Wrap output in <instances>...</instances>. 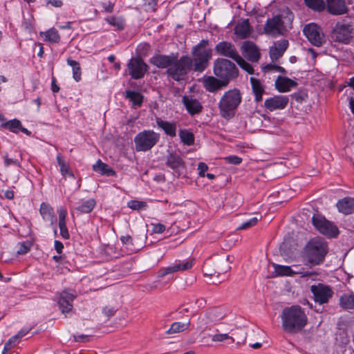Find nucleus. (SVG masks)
Wrapping results in <instances>:
<instances>
[{
    "instance_id": "obj_1",
    "label": "nucleus",
    "mask_w": 354,
    "mask_h": 354,
    "mask_svg": "<svg viewBox=\"0 0 354 354\" xmlns=\"http://www.w3.org/2000/svg\"><path fill=\"white\" fill-rule=\"evenodd\" d=\"M281 325L283 330L288 333H297L307 324L308 318L299 306L285 308L281 313Z\"/></svg>"
},
{
    "instance_id": "obj_2",
    "label": "nucleus",
    "mask_w": 354,
    "mask_h": 354,
    "mask_svg": "<svg viewBox=\"0 0 354 354\" xmlns=\"http://www.w3.org/2000/svg\"><path fill=\"white\" fill-rule=\"evenodd\" d=\"M293 19L294 15L291 10L284 8L278 15L267 19L264 32L272 37L285 35L292 28Z\"/></svg>"
},
{
    "instance_id": "obj_3",
    "label": "nucleus",
    "mask_w": 354,
    "mask_h": 354,
    "mask_svg": "<svg viewBox=\"0 0 354 354\" xmlns=\"http://www.w3.org/2000/svg\"><path fill=\"white\" fill-rule=\"evenodd\" d=\"M241 102V93L238 88L230 89L225 92L218 102L221 117L227 120L233 118Z\"/></svg>"
},
{
    "instance_id": "obj_4",
    "label": "nucleus",
    "mask_w": 354,
    "mask_h": 354,
    "mask_svg": "<svg viewBox=\"0 0 354 354\" xmlns=\"http://www.w3.org/2000/svg\"><path fill=\"white\" fill-rule=\"evenodd\" d=\"M306 266H315L322 263L328 252V245L322 238H315L310 240L306 245Z\"/></svg>"
},
{
    "instance_id": "obj_5",
    "label": "nucleus",
    "mask_w": 354,
    "mask_h": 354,
    "mask_svg": "<svg viewBox=\"0 0 354 354\" xmlns=\"http://www.w3.org/2000/svg\"><path fill=\"white\" fill-rule=\"evenodd\" d=\"M209 41L202 39L192 50L193 67L194 71L202 72L208 66L212 57V50L207 47Z\"/></svg>"
},
{
    "instance_id": "obj_6",
    "label": "nucleus",
    "mask_w": 354,
    "mask_h": 354,
    "mask_svg": "<svg viewBox=\"0 0 354 354\" xmlns=\"http://www.w3.org/2000/svg\"><path fill=\"white\" fill-rule=\"evenodd\" d=\"M193 61L188 55L182 56L178 59L174 55V62L167 69V74L175 81L180 82L185 80L188 73L192 69Z\"/></svg>"
},
{
    "instance_id": "obj_7",
    "label": "nucleus",
    "mask_w": 354,
    "mask_h": 354,
    "mask_svg": "<svg viewBox=\"0 0 354 354\" xmlns=\"http://www.w3.org/2000/svg\"><path fill=\"white\" fill-rule=\"evenodd\" d=\"M213 70L214 75L224 82V85H227L230 81L236 78L239 75L235 64L224 58L214 60Z\"/></svg>"
},
{
    "instance_id": "obj_8",
    "label": "nucleus",
    "mask_w": 354,
    "mask_h": 354,
    "mask_svg": "<svg viewBox=\"0 0 354 354\" xmlns=\"http://www.w3.org/2000/svg\"><path fill=\"white\" fill-rule=\"evenodd\" d=\"M160 135L153 130H144L134 138L136 149L138 151L150 150L159 141Z\"/></svg>"
},
{
    "instance_id": "obj_9",
    "label": "nucleus",
    "mask_w": 354,
    "mask_h": 354,
    "mask_svg": "<svg viewBox=\"0 0 354 354\" xmlns=\"http://www.w3.org/2000/svg\"><path fill=\"white\" fill-rule=\"evenodd\" d=\"M354 37V25L337 23L333 32L332 37L335 41L348 44Z\"/></svg>"
},
{
    "instance_id": "obj_10",
    "label": "nucleus",
    "mask_w": 354,
    "mask_h": 354,
    "mask_svg": "<svg viewBox=\"0 0 354 354\" xmlns=\"http://www.w3.org/2000/svg\"><path fill=\"white\" fill-rule=\"evenodd\" d=\"M312 221L317 230L327 236L335 237L339 234L337 227L321 215H314L312 218Z\"/></svg>"
},
{
    "instance_id": "obj_11",
    "label": "nucleus",
    "mask_w": 354,
    "mask_h": 354,
    "mask_svg": "<svg viewBox=\"0 0 354 354\" xmlns=\"http://www.w3.org/2000/svg\"><path fill=\"white\" fill-rule=\"evenodd\" d=\"M230 269L229 257H227L213 263L205 262L203 267V272L206 276L212 277L216 274L218 277L219 274L227 272Z\"/></svg>"
},
{
    "instance_id": "obj_12",
    "label": "nucleus",
    "mask_w": 354,
    "mask_h": 354,
    "mask_svg": "<svg viewBox=\"0 0 354 354\" xmlns=\"http://www.w3.org/2000/svg\"><path fill=\"white\" fill-rule=\"evenodd\" d=\"M303 32L308 41L315 46H321L325 42V36L321 28L315 24L306 25Z\"/></svg>"
},
{
    "instance_id": "obj_13",
    "label": "nucleus",
    "mask_w": 354,
    "mask_h": 354,
    "mask_svg": "<svg viewBox=\"0 0 354 354\" xmlns=\"http://www.w3.org/2000/svg\"><path fill=\"white\" fill-rule=\"evenodd\" d=\"M127 67L129 75L134 80L142 78L148 70V66L139 57L131 58L128 62Z\"/></svg>"
},
{
    "instance_id": "obj_14",
    "label": "nucleus",
    "mask_w": 354,
    "mask_h": 354,
    "mask_svg": "<svg viewBox=\"0 0 354 354\" xmlns=\"http://www.w3.org/2000/svg\"><path fill=\"white\" fill-rule=\"evenodd\" d=\"M310 290L313 295L315 301L319 304L328 303L333 295L332 289L322 283L311 286Z\"/></svg>"
},
{
    "instance_id": "obj_15",
    "label": "nucleus",
    "mask_w": 354,
    "mask_h": 354,
    "mask_svg": "<svg viewBox=\"0 0 354 354\" xmlns=\"http://www.w3.org/2000/svg\"><path fill=\"white\" fill-rule=\"evenodd\" d=\"M193 266V260H187L184 261H176L172 266L160 268L157 274L158 278H162L167 275L174 274L180 271L189 270Z\"/></svg>"
},
{
    "instance_id": "obj_16",
    "label": "nucleus",
    "mask_w": 354,
    "mask_h": 354,
    "mask_svg": "<svg viewBox=\"0 0 354 354\" xmlns=\"http://www.w3.org/2000/svg\"><path fill=\"white\" fill-rule=\"evenodd\" d=\"M76 295L73 290H64L60 293L58 304L62 313L66 314L71 312L73 309V302Z\"/></svg>"
},
{
    "instance_id": "obj_17",
    "label": "nucleus",
    "mask_w": 354,
    "mask_h": 354,
    "mask_svg": "<svg viewBox=\"0 0 354 354\" xmlns=\"http://www.w3.org/2000/svg\"><path fill=\"white\" fill-rule=\"evenodd\" d=\"M215 50L219 55L231 58L233 60L239 56L234 45L226 41L218 43L215 46Z\"/></svg>"
},
{
    "instance_id": "obj_18",
    "label": "nucleus",
    "mask_w": 354,
    "mask_h": 354,
    "mask_svg": "<svg viewBox=\"0 0 354 354\" xmlns=\"http://www.w3.org/2000/svg\"><path fill=\"white\" fill-rule=\"evenodd\" d=\"M241 50L243 55L250 62H256L260 58L259 50L252 41H243L241 46Z\"/></svg>"
},
{
    "instance_id": "obj_19",
    "label": "nucleus",
    "mask_w": 354,
    "mask_h": 354,
    "mask_svg": "<svg viewBox=\"0 0 354 354\" xmlns=\"http://www.w3.org/2000/svg\"><path fill=\"white\" fill-rule=\"evenodd\" d=\"M289 99L286 95H274L266 99L264 102L265 107L270 111L277 109H283L288 104Z\"/></svg>"
},
{
    "instance_id": "obj_20",
    "label": "nucleus",
    "mask_w": 354,
    "mask_h": 354,
    "mask_svg": "<svg viewBox=\"0 0 354 354\" xmlns=\"http://www.w3.org/2000/svg\"><path fill=\"white\" fill-rule=\"evenodd\" d=\"M182 102L191 115L198 114L202 111L203 106L201 103L192 96H183Z\"/></svg>"
},
{
    "instance_id": "obj_21",
    "label": "nucleus",
    "mask_w": 354,
    "mask_h": 354,
    "mask_svg": "<svg viewBox=\"0 0 354 354\" xmlns=\"http://www.w3.org/2000/svg\"><path fill=\"white\" fill-rule=\"evenodd\" d=\"M326 3L327 10L332 15H344L348 11L344 0H326Z\"/></svg>"
},
{
    "instance_id": "obj_22",
    "label": "nucleus",
    "mask_w": 354,
    "mask_h": 354,
    "mask_svg": "<svg viewBox=\"0 0 354 354\" xmlns=\"http://www.w3.org/2000/svg\"><path fill=\"white\" fill-rule=\"evenodd\" d=\"M288 47V41L281 39L274 43L270 48V57L272 61L277 60L281 57Z\"/></svg>"
},
{
    "instance_id": "obj_23",
    "label": "nucleus",
    "mask_w": 354,
    "mask_h": 354,
    "mask_svg": "<svg viewBox=\"0 0 354 354\" xmlns=\"http://www.w3.org/2000/svg\"><path fill=\"white\" fill-rule=\"evenodd\" d=\"M174 54L170 55H156L151 57L150 63L159 68L168 69L174 62Z\"/></svg>"
},
{
    "instance_id": "obj_24",
    "label": "nucleus",
    "mask_w": 354,
    "mask_h": 354,
    "mask_svg": "<svg viewBox=\"0 0 354 354\" xmlns=\"http://www.w3.org/2000/svg\"><path fill=\"white\" fill-rule=\"evenodd\" d=\"M156 122L157 126L161 129L167 136L171 138L176 136L177 124L176 122L163 120L160 118H157Z\"/></svg>"
},
{
    "instance_id": "obj_25",
    "label": "nucleus",
    "mask_w": 354,
    "mask_h": 354,
    "mask_svg": "<svg viewBox=\"0 0 354 354\" xmlns=\"http://www.w3.org/2000/svg\"><path fill=\"white\" fill-rule=\"evenodd\" d=\"M203 86L209 92H215L223 87L227 86V85H224V82L222 80L209 76L204 78Z\"/></svg>"
},
{
    "instance_id": "obj_26",
    "label": "nucleus",
    "mask_w": 354,
    "mask_h": 354,
    "mask_svg": "<svg viewBox=\"0 0 354 354\" xmlns=\"http://www.w3.org/2000/svg\"><path fill=\"white\" fill-rule=\"evenodd\" d=\"M297 85L296 82L286 77L278 76L275 81L276 88L280 92H288Z\"/></svg>"
},
{
    "instance_id": "obj_27",
    "label": "nucleus",
    "mask_w": 354,
    "mask_h": 354,
    "mask_svg": "<svg viewBox=\"0 0 354 354\" xmlns=\"http://www.w3.org/2000/svg\"><path fill=\"white\" fill-rule=\"evenodd\" d=\"M337 207L339 212L344 214H351L354 212V198L346 197L337 203Z\"/></svg>"
},
{
    "instance_id": "obj_28",
    "label": "nucleus",
    "mask_w": 354,
    "mask_h": 354,
    "mask_svg": "<svg viewBox=\"0 0 354 354\" xmlns=\"http://www.w3.org/2000/svg\"><path fill=\"white\" fill-rule=\"evenodd\" d=\"M252 32V28L249 24L248 19H244L238 23L234 28V33L240 39H245L248 37Z\"/></svg>"
},
{
    "instance_id": "obj_29",
    "label": "nucleus",
    "mask_w": 354,
    "mask_h": 354,
    "mask_svg": "<svg viewBox=\"0 0 354 354\" xmlns=\"http://www.w3.org/2000/svg\"><path fill=\"white\" fill-rule=\"evenodd\" d=\"M274 274L277 277H292L298 273H302L300 270H294L291 266H281L277 263H272Z\"/></svg>"
},
{
    "instance_id": "obj_30",
    "label": "nucleus",
    "mask_w": 354,
    "mask_h": 354,
    "mask_svg": "<svg viewBox=\"0 0 354 354\" xmlns=\"http://www.w3.org/2000/svg\"><path fill=\"white\" fill-rule=\"evenodd\" d=\"M39 212L44 220L49 222L51 225L56 223L57 218L53 209L48 204L42 203L40 206Z\"/></svg>"
},
{
    "instance_id": "obj_31",
    "label": "nucleus",
    "mask_w": 354,
    "mask_h": 354,
    "mask_svg": "<svg viewBox=\"0 0 354 354\" xmlns=\"http://www.w3.org/2000/svg\"><path fill=\"white\" fill-rule=\"evenodd\" d=\"M165 164L174 171H179L184 167L183 159L176 153H170L167 158Z\"/></svg>"
},
{
    "instance_id": "obj_32",
    "label": "nucleus",
    "mask_w": 354,
    "mask_h": 354,
    "mask_svg": "<svg viewBox=\"0 0 354 354\" xmlns=\"http://www.w3.org/2000/svg\"><path fill=\"white\" fill-rule=\"evenodd\" d=\"M252 92L254 95L255 101L259 102L262 100V95L265 92L264 86L262 83L258 80L253 77H251L250 79Z\"/></svg>"
},
{
    "instance_id": "obj_33",
    "label": "nucleus",
    "mask_w": 354,
    "mask_h": 354,
    "mask_svg": "<svg viewBox=\"0 0 354 354\" xmlns=\"http://www.w3.org/2000/svg\"><path fill=\"white\" fill-rule=\"evenodd\" d=\"M93 169L102 175L107 176H113L115 175V171L107 164L98 160L95 165H93Z\"/></svg>"
},
{
    "instance_id": "obj_34",
    "label": "nucleus",
    "mask_w": 354,
    "mask_h": 354,
    "mask_svg": "<svg viewBox=\"0 0 354 354\" xmlns=\"http://www.w3.org/2000/svg\"><path fill=\"white\" fill-rule=\"evenodd\" d=\"M125 97L129 100L133 107L140 106L142 104L143 96L138 91H127Z\"/></svg>"
},
{
    "instance_id": "obj_35",
    "label": "nucleus",
    "mask_w": 354,
    "mask_h": 354,
    "mask_svg": "<svg viewBox=\"0 0 354 354\" xmlns=\"http://www.w3.org/2000/svg\"><path fill=\"white\" fill-rule=\"evenodd\" d=\"M105 21L118 30H122L125 27V21L122 17L108 16L105 18Z\"/></svg>"
},
{
    "instance_id": "obj_36",
    "label": "nucleus",
    "mask_w": 354,
    "mask_h": 354,
    "mask_svg": "<svg viewBox=\"0 0 354 354\" xmlns=\"http://www.w3.org/2000/svg\"><path fill=\"white\" fill-rule=\"evenodd\" d=\"M339 305L344 309H354V295L344 294L339 298Z\"/></svg>"
},
{
    "instance_id": "obj_37",
    "label": "nucleus",
    "mask_w": 354,
    "mask_h": 354,
    "mask_svg": "<svg viewBox=\"0 0 354 354\" xmlns=\"http://www.w3.org/2000/svg\"><path fill=\"white\" fill-rule=\"evenodd\" d=\"M96 205V202L94 199H88L83 201L81 205L75 208V210L83 214L90 213Z\"/></svg>"
},
{
    "instance_id": "obj_38",
    "label": "nucleus",
    "mask_w": 354,
    "mask_h": 354,
    "mask_svg": "<svg viewBox=\"0 0 354 354\" xmlns=\"http://www.w3.org/2000/svg\"><path fill=\"white\" fill-rule=\"evenodd\" d=\"M189 321L186 323L174 322L171 325L170 328L166 331V333L173 334L183 332L187 330L189 328Z\"/></svg>"
},
{
    "instance_id": "obj_39",
    "label": "nucleus",
    "mask_w": 354,
    "mask_h": 354,
    "mask_svg": "<svg viewBox=\"0 0 354 354\" xmlns=\"http://www.w3.org/2000/svg\"><path fill=\"white\" fill-rule=\"evenodd\" d=\"M44 37V40L50 43H58L60 40V36L58 31L55 28H50V30L41 33Z\"/></svg>"
},
{
    "instance_id": "obj_40",
    "label": "nucleus",
    "mask_w": 354,
    "mask_h": 354,
    "mask_svg": "<svg viewBox=\"0 0 354 354\" xmlns=\"http://www.w3.org/2000/svg\"><path fill=\"white\" fill-rule=\"evenodd\" d=\"M179 137L183 143L186 145H192L194 142V134L187 129H181L179 131Z\"/></svg>"
},
{
    "instance_id": "obj_41",
    "label": "nucleus",
    "mask_w": 354,
    "mask_h": 354,
    "mask_svg": "<svg viewBox=\"0 0 354 354\" xmlns=\"http://www.w3.org/2000/svg\"><path fill=\"white\" fill-rule=\"evenodd\" d=\"M66 62H67V64L73 69V77L74 80L76 82H79L81 80V75H82L80 64L77 61L73 60L71 58H68Z\"/></svg>"
},
{
    "instance_id": "obj_42",
    "label": "nucleus",
    "mask_w": 354,
    "mask_h": 354,
    "mask_svg": "<svg viewBox=\"0 0 354 354\" xmlns=\"http://www.w3.org/2000/svg\"><path fill=\"white\" fill-rule=\"evenodd\" d=\"M305 4L309 8L315 11H322L325 8L324 0H304Z\"/></svg>"
},
{
    "instance_id": "obj_43",
    "label": "nucleus",
    "mask_w": 354,
    "mask_h": 354,
    "mask_svg": "<svg viewBox=\"0 0 354 354\" xmlns=\"http://www.w3.org/2000/svg\"><path fill=\"white\" fill-rule=\"evenodd\" d=\"M239 66L247 71L250 74L254 73V69L252 66L248 63L243 57H241L240 55L234 60Z\"/></svg>"
},
{
    "instance_id": "obj_44",
    "label": "nucleus",
    "mask_w": 354,
    "mask_h": 354,
    "mask_svg": "<svg viewBox=\"0 0 354 354\" xmlns=\"http://www.w3.org/2000/svg\"><path fill=\"white\" fill-rule=\"evenodd\" d=\"M3 126L8 127L12 132L17 133L21 128V123L18 120H12L6 122Z\"/></svg>"
},
{
    "instance_id": "obj_45",
    "label": "nucleus",
    "mask_w": 354,
    "mask_h": 354,
    "mask_svg": "<svg viewBox=\"0 0 354 354\" xmlns=\"http://www.w3.org/2000/svg\"><path fill=\"white\" fill-rule=\"evenodd\" d=\"M147 206L145 202L136 200H131L127 203V207L133 210H142L145 209Z\"/></svg>"
},
{
    "instance_id": "obj_46",
    "label": "nucleus",
    "mask_w": 354,
    "mask_h": 354,
    "mask_svg": "<svg viewBox=\"0 0 354 354\" xmlns=\"http://www.w3.org/2000/svg\"><path fill=\"white\" fill-rule=\"evenodd\" d=\"M262 70L263 72H270V71H274V72H279L281 73H286V70L277 65L272 64H268L267 65H265L262 67Z\"/></svg>"
},
{
    "instance_id": "obj_47",
    "label": "nucleus",
    "mask_w": 354,
    "mask_h": 354,
    "mask_svg": "<svg viewBox=\"0 0 354 354\" xmlns=\"http://www.w3.org/2000/svg\"><path fill=\"white\" fill-rule=\"evenodd\" d=\"M230 339V343L234 342V339L230 337L227 333L215 334L212 336V340L213 342H223L225 340Z\"/></svg>"
},
{
    "instance_id": "obj_48",
    "label": "nucleus",
    "mask_w": 354,
    "mask_h": 354,
    "mask_svg": "<svg viewBox=\"0 0 354 354\" xmlns=\"http://www.w3.org/2000/svg\"><path fill=\"white\" fill-rule=\"evenodd\" d=\"M259 221L258 218L253 217L248 221L243 222L241 225H239L237 229L238 230H246L252 226H254Z\"/></svg>"
},
{
    "instance_id": "obj_49",
    "label": "nucleus",
    "mask_w": 354,
    "mask_h": 354,
    "mask_svg": "<svg viewBox=\"0 0 354 354\" xmlns=\"http://www.w3.org/2000/svg\"><path fill=\"white\" fill-rule=\"evenodd\" d=\"M59 227L61 236L64 239H69L70 235H69V232L68 231V229L66 227V223H59Z\"/></svg>"
},
{
    "instance_id": "obj_50",
    "label": "nucleus",
    "mask_w": 354,
    "mask_h": 354,
    "mask_svg": "<svg viewBox=\"0 0 354 354\" xmlns=\"http://www.w3.org/2000/svg\"><path fill=\"white\" fill-rule=\"evenodd\" d=\"M227 162L232 165H239L242 162V158L237 156H229L225 158Z\"/></svg>"
},
{
    "instance_id": "obj_51",
    "label": "nucleus",
    "mask_w": 354,
    "mask_h": 354,
    "mask_svg": "<svg viewBox=\"0 0 354 354\" xmlns=\"http://www.w3.org/2000/svg\"><path fill=\"white\" fill-rule=\"evenodd\" d=\"M3 159H4L5 165L6 167H9L10 165H15L17 167L20 166V162L18 159L10 158L8 157L7 155H5L3 156Z\"/></svg>"
},
{
    "instance_id": "obj_52",
    "label": "nucleus",
    "mask_w": 354,
    "mask_h": 354,
    "mask_svg": "<svg viewBox=\"0 0 354 354\" xmlns=\"http://www.w3.org/2000/svg\"><path fill=\"white\" fill-rule=\"evenodd\" d=\"M29 331L30 328H22L17 335H15L11 338V340H13L15 342L18 339H20L25 336L26 335H27Z\"/></svg>"
},
{
    "instance_id": "obj_53",
    "label": "nucleus",
    "mask_w": 354,
    "mask_h": 354,
    "mask_svg": "<svg viewBox=\"0 0 354 354\" xmlns=\"http://www.w3.org/2000/svg\"><path fill=\"white\" fill-rule=\"evenodd\" d=\"M208 167L204 162H199L198 165V174L201 177L205 176V171H207Z\"/></svg>"
},
{
    "instance_id": "obj_54",
    "label": "nucleus",
    "mask_w": 354,
    "mask_h": 354,
    "mask_svg": "<svg viewBox=\"0 0 354 354\" xmlns=\"http://www.w3.org/2000/svg\"><path fill=\"white\" fill-rule=\"evenodd\" d=\"M30 250V247L27 245L25 243H20L19 245V249L17 250L18 254H25Z\"/></svg>"
},
{
    "instance_id": "obj_55",
    "label": "nucleus",
    "mask_w": 354,
    "mask_h": 354,
    "mask_svg": "<svg viewBox=\"0 0 354 354\" xmlns=\"http://www.w3.org/2000/svg\"><path fill=\"white\" fill-rule=\"evenodd\" d=\"M165 230V226L161 223L153 225V232L156 234H161Z\"/></svg>"
},
{
    "instance_id": "obj_56",
    "label": "nucleus",
    "mask_w": 354,
    "mask_h": 354,
    "mask_svg": "<svg viewBox=\"0 0 354 354\" xmlns=\"http://www.w3.org/2000/svg\"><path fill=\"white\" fill-rule=\"evenodd\" d=\"M59 223H66L67 212L64 208L60 207L58 209Z\"/></svg>"
},
{
    "instance_id": "obj_57",
    "label": "nucleus",
    "mask_w": 354,
    "mask_h": 354,
    "mask_svg": "<svg viewBox=\"0 0 354 354\" xmlns=\"http://www.w3.org/2000/svg\"><path fill=\"white\" fill-rule=\"evenodd\" d=\"M102 6L106 12L111 13L113 11L114 4L111 2H109V3H102Z\"/></svg>"
},
{
    "instance_id": "obj_58",
    "label": "nucleus",
    "mask_w": 354,
    "mask_h": 354,
    "mask_svg": "<svg viewBox=\"0 0 354 354\" xmlns=\"http://www.w3.org/2000/svg\"><path fill=\"white\" fill-rule=\"evenodd\" d=\"M60 171L63 176H73L72 172L70 170L69 166L66 164L60 168Z\"/></svg>"
},
{
    "instance_id": "obj_59",
    "label": "nucleus",
    "mask_w": 354,
    "mask_h": 354,
    "mask_svg": "<svg viewBox=\"0 0 354 354\" xmlns=\"http://www.w3.org/2000/svg\"><path fill=\"white\" fill-rule=\"evenodd\" d=\"M14 343H15V342L13 340H11V338H10L9 339V341L5 344L3 351H2V354H6L8 351H9L11 348L12 344Z\"/></svg>"
},
{
    "instance_id": "obj_60",
    "label": "nucleus",
    "mask_w": 354,
    "mask_h": 354,
    "mask_svg": "<svg viewBox=\"0 0 354 354\" xmlns=\"http://www.w3.org/2000/svg\"><path fill=\"white\" fill-rule=\"evenodd\" d=\"M120 240L123 244H125V245L132 244V238L129 235L121 236Z\"/></svg>"
},
{
    "instance_id": "obj_61",
    "label": "nucleus",
    "mask_w": 354,
    "mask_h": 354,
    "mask_svg": "<svg viewBox=\"0 0 354 354\" xmlns=\"http://www.w3.org/2000/svg\"><path fill=\"white\" fill-rule=\"evenodd\" d=\"M115 310L113 308H109L105 307L103 309V313L107 316V317H111L115 314Z\"/></svg>"
},
{
    "instance_id": "obj_62",
    "label": "nucleus",
    "mask_w": 354,
    "mask_h": 354,
    "mask_svg": "<svg viewBox=\"0 0 354 354\" xmlns=\"http://www.w3.org/2000/svg\"><path fill=\"white\" fill-rule=\"evenodd\" d=\"M64 248V245L62 242L59 241H55V249L57 252L58 254H61L62 252V249Z\"/></svg>"
},
{
    "instance_id": "obj_63",
    "label": "nucleus",
    "mask_w": 354,
    "mask_h": 354,
    "mask_svg": "<svg viewBox=\"0 0 354 354\" xmlns=\"http://www.w3.org/2000/svg\"><path fill=\"white\" fill-rule=\"evenodd\" d=\"M75 339L76 342H87L88 341V336L84 335H75Z\"/></svg>"
},
{
    "instance_id": "obj_64",
    "label": "nucleus",
    "mask_w": 354,
    "mask_h": 354,
    "mask_svg": "<svg viewBox=\"0 0 354 354\" xmlns=\"http://www.w3.org/2000/svg\"><path fill=\"white\" fill-rule=\"evenodd\" d=\"M48 3L57 8H59L63 5V3L61 0H49Z\"/></svg>"
}]
</instances>
